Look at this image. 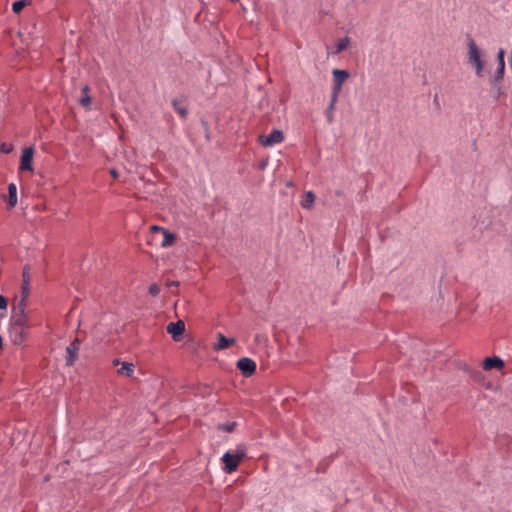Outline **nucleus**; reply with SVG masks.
<instances>
[{"label": "nucleus", "mask_w": 512, "mask_h": 512, "mask_svg": "<svg viewBox=\"0 0 512 512\" xmlns=\"http://www.w3.org/2000/svg\"><path fill=\"white\" fill-rule=\"evenodd\" d=\"M468 46V62L474 67L475 73L478 76L482 75L484 69V61L482 60V52L477 44L470 40L467 44Z\"/></svg>", "instance_id": "f257e3e1"}, {"label": "nucleus", "mask_w": 512, "mask_h": 512, "mask_svg": "<svg viewBox=\"0 0 512 512\" xmlns=\"http://www.w3.org/2000/svg\"><path fill=\"white\" fill-rule=\"evenodd\" d=\"M245 457L246 448L243 445L238 446L235 451L226 452V473L236 471L238 465Z\"/></svg>", "instance_id": "f03ea898"}, {"label": "nucleus", "mask_w": 512, "mask_h": 512, "mask_svg": "<svg viewBox=\"0 0 512 512\" xmlns=\"http://www.w3.org/2000/svg\"><path fill=\"white\" fill-rule=\"evenodd\" d=\"M237 369L244 377H251L256 372V362L248 357L240 358L236 363Z\"/></svg>", "instance_id": "7ed1b4c3"}, {"label": "nucleus", "mask_w": 512, "mask_h": 512, "mask_svg": "<svg viewBox=\"0 0 512 512\" xmlns=\"http://www.w3.org/2000/svg\"><path fill=\"white\" fill-rule=\"evenodd\" d=\"M33 155H34V148L33 147H25L22 150L21 154V160H20V166L19 169L21 171H29L33 172Z\"/></svg>", "instance_id": "20e7f679"}, {"label": "nucleus", "mask_w": 512, "mask_h": 512, "mask_svg": "<svg viewBox=\"0 0 512 512\" xmlns=\"http://www.w3.org/2000/svg\"><path fill=\"white\" fill-rule=\"evenodd\" d=\"M80 340L75 338L70 344L66 347V366H73L80 350Z\"/></svg>", "instance_id": "39448f33"}, {"label": "nucleus", "mask_w": 512, "mask_h": 512, "mask_svg": "<svg viewBox=\"0 0 512 512\" xmlns=\"http://www.w3.org/2000/svg\"><path fill=\"white\" fill-rule=\"evenodd\" d=\"M8 332L9 338L14 345H22L27 338L29 330L10 325Z\"/></svg>", "instance_id": "423d86ee"}, {"label": "nucleus", "mask_w": 512, "mask_h": 512, "mask_svg": "<svg viewBox=\"0 0 512 512\" xmlns=\"http://www.w3.org/2000/svg\"><path fill=\"white\" fill-rule=\"evenodd\" d=\"M151 232L154 233V234H157V233H161L162 236H163V239L160 243V245L162 247H168V246H171L174 244L175 240H176V236L175 234L173 233H170L167 229L163 228V227H160V226H157V225H153L151 226Z\"/></svg>", "instance_id": "0eeeda50"}, {"label": "nucleus", "mask_w": 512, "mask_h": 512, "mask_svg": "<svg viewBox=\"0 0 512 512\" xmlns=\"http://www.w3.org/2000/svg\"><path fill=\"white\" fill-rule=\"evenodd\" d=\"M184 331L185 324L182 320H178L177 322H170L167 325V332L171 334L174 341H179Z\"/></svg>", "instance_id": "6e6552de"}, {"label": "nucleus", "mask_w": 512, "mask_h": 512, "mask_svg": "<svg viewBox=\"0 0 512 512\" xmlns=\"http://www.w3.org/2000/svg\"><path fill=\"white\" fill-rule=\"evenodd\" d=\"M504 366V361L498 356L487 357L482 362V368L485 371H490L492 369L502 370Z\"/></svg>", "instance_id": "1a4fd4ad"}, {"label": "nucleus", "mask_w": 512, "mask_h": 512, "mask_svg": "<svg viewBox=\"0 0 512 512\" xmlns=\"http://www.w3.org/2000/svg\"><path fill=\"white\" fill-rule=\"evenodd\" d=\"M30 293V267L24 266L22 271V299L21 302H25Z\"/></svg>", "instance_id": "9d476101"}, {"label": "nucleus", "mask_w": 512, "mask_h": 512, "mask_svg": "<svg viewBox=\"0 0 512 512\" xmlns=\"http://www.w3.org/2000/svg\"><path fill=\"white\" fill-rule=\"evenodd\" d=\"M12 326L19 327L20 329L29 330V318L26 315L23 308L20 309L19 313L12 317L11 324Z\"/></svg>", "instance_id": "9b49d317"}, {"label": "nucleus", "mask_w": 512, "mask_h": 512, "mask_svg": "<svg viewBox=\"0 0 512 512\" xmlns=\"http://www.w3.org/2000/svg\"><path fill=\"white\" fill-rule=\"evenodd\" d=\"M283 139V133L280 130H273L269 135L261 138V143L269 147L281 143Z\"/></svg>", "instance_id": "f8f14e48"}, {"label": "nucleus", "mask_w": 512, "mask_h": 512, "mask_svg": "<svg viewBox=\"0 0 512 512\" xmlns=\"http://www.w3.org/2000/svg\"><path fill=\"white\" fill-rule=\"evenodd\" d=\"M81 93L82 96L79 99V104L86 110H90L92 105V98L90 96V88L87 84L82 87Z\"/></svg>", "instance_id": "ddd939ff"}, {"label": "nucleus", "mask_w": 512, "mask_h": 512, "mask_svg": "<svg viewBox=\"0 0 512 512\" xmlns=\"http://www.w3.org/2000/svg\"><path fill=\"white\" fill-rule=\"evenodd\" d=\"M17 204V187L14 183L8 185V207L14 208Z\"/></svg>", "instance_id": "4468645a"}, {"label": "nucleus", "mask_w": 512, "mask_h": 512, "mask_svg": "<svg viewBox=\"0 0 512 512\" xmlns=\"http://www.w3.org/2000/svg\"><path fill=\"white\" fill-rule=\"evenodd\" d=\"M332 74L334 83L340 85H343L344 82L349 78V73L346 70L334 69Z\"/></svg>", "instance_id": "2eb2a0df"}, {"label": "nucleus", "mask_w": 512, "mask_h": 512, "mask_svg": "<svg viewBox=\"0 0 512 512\" xmlns=\"http://www.w3.org/2000/svg\"><path fill=\"white\" fill-rule=\"evenodd\" d=\"M505 51L503 49H500L497 54V60H498V72H497V78L501 79L503 77L504 71H505Z\"/></svg>", "instance_id": "dca6fc26"}, {"label": "nucleus", "mask_w": 512, "mask_h": 512, "mask_svg": "<svg viewBox=\"0 0 512 512\" xmlns=\"http://www.w3.org/2000/svg\"><path fill=\"white\" fill-rule=\"evenodd\" d=\"M314 202H315V195L313 192L311 191H308L305 193L302 201H301V206L304 208V209H311L314 205Z\"/></svg>", "instance_id": "f3484780"}, {"label": "nucleus", "mask_w": 512, "mask_h": 512, "mask_svg": "<svg viewBox=\"0 0 512 512\" xmlns=\"http://www.w3.org/2000/svg\"><path fill=\"white\" fill-rule=\"evenodd\" d=\"M134 364L129 362H123L121 368L118 369V374L132 377L134 374Z\"/></svg>", "instance_id": "a211bd4d"}, {"label": "nucleus", "mask_w": 512, "mask_h": 512, "mask_svg": "<svg viewBox=\"0 0 512 512\" xmlns=\"http://www.w3.org/2000/svg\"><path fill=\"white\" fill-rule=\"evenodd\" d=\"M350 45V38L349 37H344L340 40H338V42L336 43V47H335V54H338L344 50H346Z\"/></svg>", "instance_id": "6ab92c4d"}, {"label": "nucleus", "mask_w": 512, "mask_h": 512, "mask_svg": "<svg viewBox=\"0 0 512 512\" xmlns=\"http://www.w3.org/2000/svg\"><path fill=\"white\" fill-rule=\"evenodd\" d=\"M173 108L175 111L182 117L186 118L187 116V109L185 107L180 106L179 101L177 99H174L172 101Z\"/></svg>", "instance_id": "aec40b11"}, {"label": "nucleus", "mask_w": 512, "mask_h": 512, "mask_svg": "<svg viewBox=\"0 0 512 512\" xmlns=\"http://www.w3.org/2000/svg\"><path fill=\"white\" fill-rule=\"evenodd\" d=\"M336 102L331 99L328 109L326 110V118L328 123H332L334 120V109Z\"/></svg>", "instance_id": "412c9836"}, {"label": "nucleus", "mask_w": 512, "mask_h": 512, "mask_svg": "<svg viewBox=\"0 0 512 512\" xmlns=\"http://www.w3.org/2000/svg\"><path fill=\"white\" fill-rule=\"evenodd\" d=\"M27 4V0H18L15 1L12 5V10L14 13H19Z\"/></svg>", "instance_id": "4be33fe9"}, {"label": "nucleus", "mask_w": 512, "mask_h": 512, "mask_svg": "<svg viewBox=\"0 0 512 512\" xmlns=\"http://www.w3.org/2000/svg\"><path fill=\"white\" fill-rule=\"evenodd\" d=\"M342 86L343 85L334 83L333 90H332V96H331V99L333 100V102H337L338 95L342 89Z\"/></svg>", "instance_id": "5701e85b"}, {"label": "nucleus", "mask_w": 512, "mask_h": 512, "mask_svg": "<svg viewBox=\"0 0 512 512\" xmlns=\"http://www.w3.org/2000/svg\"><path fill=\"white\" fill-rule=\"evenodd\" d=\"M224 349V334L218 333V342L214 344V350L219 351Z\"/></svg>", "instance_id": "b1692460"}, {"label": "nucleus", "mask_w": 512, "mask_h": 512, "mask_svg": "<svg viewBox=\"0 0 512 512\" xmlns=\"http://www.w3.org/2000/svg\"><path fill=\"white\" fill-rule=\"evenodd\" d=\"M160 293V288L157 284H151L149 286V294L152 296H158Z\"/></svg>", "instance_id": "393cba45"}, {"label": "nucleus", "mask_w": 512, "mask_h": 512, "mask_svg": "<svg viewBox=\"0 0 512 512\" xmlns=\"http://www.w3.org/2000/svg\"><path fill=\"white\" fill-rule=\"evenodd\" d=\"M7 308V299L0 295V310H5Z\"/></svg>", "instance_id": "a878e982"}, {"label": "nucleus", "mask_w": 512, "mask_h": 512, "mask_svg": "<svg viewBox=\"0 0 512 512\" xmlns=\"http://www.w3.org/2000/svg\"><path fill=\"white\" fill-rule=\"evenodd\" d=\"M11 150H12V148L10 146H7L5 143H3L0 146V151L3 152V153H10Z\"/></svg>", "instance_id": "bb28decb"}, {"label": "nucleus", "mask_w": 512, "mask_h": 512, "mask_svg": "<svg viewBox=\"0 0 512 512\" xmlns=\"http://www.w3.org/2000/svg\"><path fill=\"white\" fill-rule=\"evenodd\" d=\"M236 426L235 422L232 423H226V432H231L234 430V427Z\"/></svg>", "instance_id": "cd10ccee"}, {"label": "nucleus", "mask_w": 512, "mask_h": 512, "mask_svg": "<svg viewBox=\"0 0 512 512\" xmlns=\"http://www.w3.org/2000/svg\"><path fill=\"white\" fill-rule=\"evenodd\" d=\"M235 343L234 338H227L226 337V349L232 346Z\"/></svg>", "instance_id": "c85d7f7f"}, {"label": "nucleus", "mask_w": 512, "mask_h": 512, "mask_svg": "<svg viewBox=\"0 0 512 512\" xmlns=\"http://www.w3.org/2000/svg\"><path fill=\"white\" fill-rule=\"evenodd\" d=\"M256 339H257L258 341H261V339H266V338H265V336L257 335V336H256Z\"/></svg>", "instance_id": "c756f323"}, {"label": "nucleus", "mask_w": 512, "mask_h": 512, "mask_svg": "<svg viewBox=\"0 0 512 512\" xmlns=\"http://www.w3.org/2000/svg\"><path fill=\"white\" fill-rule=\"evenodd\" d=\"M119 363H120V360H119V359H114V360H113V364H114L115 366H117Z\"/></svg>", "instance_id": "7c9ffc66"}, {"label": "nucleus", "mask_w": 512, "mask_h": 512, "mask_svg": "<svg viewBox=\"0 0 512 512\" xmlns=\"http://www.w3.org/2000/svg\"><path fill=\"white\" fill-rule=\"evenodd\" d=\"M111 174H112L113 177H115V178L117 177V172L115 170H112Z\"/></svg>", "instance_id": "2f4dec72"}]
</instances>
